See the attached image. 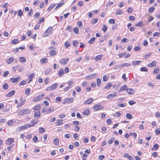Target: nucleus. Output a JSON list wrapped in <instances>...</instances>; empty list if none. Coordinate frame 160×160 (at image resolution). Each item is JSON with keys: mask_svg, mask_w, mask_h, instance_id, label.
<instances>
[{"mask_svg": "<svg viewBox=\"0 0 160 160\" xmlns=\"http://www.w3.org/2000/svg\"><path fill=\"white\" fill-rule=\"evenodd\" d=\"M55 6V4H53L50 5L48 8V10L50 11Z\"/></svg>", "mask_w": 160, "mask_h": 160, "instance_id": "41", "label": "nucleus"}, {"mask_svg": "<svg viewBox=\"0 0 160 160\" xmlns=\"http://www.w3.org/2000/svg\"><path fill=\"white\" fill-rule=\"evenodd\" d=\"M140 70L142 72H147L148 71V69L145 67H143L140 68Z\"/></svg>", "mask_w": 160, "mask_h": 160, "instance_id": "47", "label": "nucleus"}, {"mask_svg": "<svg viewBox=\"0 0 160 160\" xmlns=\"http://www.w3.org/2000/svg\"><path fill=\"white\" fill-rule=\"evenodd\" d=\"M98 20L97 18H95L92 20L91 23L94 24L98 22Z\"/></svg>", "mask_w": 160, "mask_h": 160, "instance_id": "59", "label": "nucleus"}, {"mask_svg": "<svg viewBox=\"0 0 160 160\" xmlns=\"http://www.w3.org/2000/svg\"><path fill=\"white\" fill-rule=\"evenodd\" d=\"M45 131V129L42 128L40 127L39 129V131L40 132L42 133L44 132Z\"/></svg>", "mask_w": 160, "mask_h": 160, "instance_id": "55", "label": "nucleus"}, {"mask_svg": "<svg viewBox=\"0 0 160 160\" xmlns=\"http://www.w3.org/2000/svg\"><path fill=\"white\" fill-rule=\"evenodd\" d=\"M155 9V8L154 7H152L149 8L148 9V12H152Z\"/></svg>", "mask_w": 160, "mask_h": 160, "instance_id": "43", "label": "nucleus"}, {"mask_svg": "<svg viewBox=\"0 0 160 160\" xmlns=\"http://www.w3.org/2000/svg\"><path fill=\"white\" fill-rule=\"evenodd\" d=\"M122 68L123 67H129L130 65L131 64L129 63H124L122 64H121Z\"/></svg>", "mask_w": 160, "mask_h": 160, "instance_id": "26", "label": "nucleus"}, {"mask_svg": "<svg viewBox=\"0 0 160 160\" xmlns=\"http://www.w3.org/2000/svg\"><path fill=\"white\" fill-rule=\"evenodd\" d=\"M44 21V18L43 17H42L39 20L38 24H40L42 22H43Z\"/></svg>", "mask_w": 160, "mask_h": 160, "instance_id": "57", "label": "nucleus"}, {"mask_svg": "<svg viewBox=\"0 0 160 160\" xmlns=\"http://www.w3.org/2000/svg\"><path fill=\"white\" fill-rule=\"evenodd\" d=\"M121 68H122V66L121 64H119L118 65H116L113 69L114 70H116V69H121Z\"/></svg>", "mask_w": 160, "mask_h": 160, "instance_id": "22", "label": "nucleus"}, {"mask_svg": "<svg viewBox=\"0 0 160 160\" xmlns=\"http://www.w3.org/2000/svg\"><path fill=\"white\" fill-rule=\"evenodd\" d=\"M41 99V96L39 95L37 97H35L33 99V101L34 102H36Z\"/></svg>", "mask_w": 160, "mask_h": 160, "instance_id": "19", "label": "nucleus"}, {"mask_svg": "<svg viewBox=\"0 0 160 160\" xmlns=\"http://www.w3.org/2000/svg\"><path fill=\"white\" fill-rule=\"evenodd\" d=\"M64 74L63 70L62 69H60V71L58 73V75L60 77H61L62 75Z\"/></svg>", "mask_w": 160, "mask_h": 160, "instance_id": "32", "label": "nucleus"}, {"mask_svg": "<svg viewBox=\"0 0 160 160\" xmlns=\"http://www.w3.org/2000/svg\"><path fill=\"white\" fill-rule=\"evenodd\" d=\"M69 59L68 58H67L66 59L62 58L59 61V62L61 64L65 65L67 64L68 62H69Z\"/></svg>", "mask_w": 160, "mask_h": 160, "instance_id": "3", "label": "nucleus"}, {"mask_svg": "<svg viewBox=\"0 0 160 160\" xmlns=\"http://www.w3.org/2000/svg\"><path fill=\"white\" fill-rule=\"evenodd\" d=\"M158 144H155L153 146V147L152 148V149H153L155 150H156L158 149Z\"/></svg>", "mask_w": 160, "mask_h": 160, "instance_id": "37", "label": "nucleus"}, {"mask_svg": "<svg viewBox=\"0 0 160 160\" xmlns=\"http://www.w3.org/2000/svg\"><path fill=\"white\" fill-rule=\"evenodd\" d=\"M31 90L30 88L27 89L25 91V94L26 95H28L29 94Z\"/></svg>", "mask_w": 160, "mask_h": 160, "instance_id": "39", "label": "nucleus"}, {"mask_svg": "<svg viewBox=\"0 0 160 160\" xmlns=\"http://www.w3.org/2000/svg\"><path fill=\"white\" fill-rule=\"evenodd\" d=\"M74 98H65L64 99V102L63 103V104L65 103L69 104L72 102L73 101Z\"/></svg>", "mask_w": 160, "mask_h": 160, "instance_id": "4", "label": "nucleus"}, {"mask_svg": "<svg viewBox=\"0 0 160 160\" xmlns=\"http://www.w3.org/2000/svg\"><path fill=\"white\" fill-rule=\"evenodd\" d=\"M71 45L69 41H66L65 42L64 44V46L66 48H68Z\"/></svg>", "mask_w": 160, "mask_h": 160, "instance_id": "29", "label": "nucleus"}, {"mask_svg": "<svg viewBox=\"0 0 160 160\" xmlns=\"http://www.w3.org/2000/svg\"><path fill=\"white\" fill-rule=\"evenodd\" d=\"M128 89V87L127 85H124L122 86L119 90V92H122L123 91L126 90L127 89Z\"/></svg>", "mask_w": 160, "mask_h": 160, "instance_id": "10", "label": "nucleus"}, {"mask_svg": "<svg viewBox=\"0 0 160 160\" xmlns=\"http://www.w3.org/2000/svg\"><path fill=\"white\" fill-rule=\"evenodd\" d=\"M89 110L88 109H86L84 112H83V115H88L89 114Z\"/></svg>", "mask_w": 160, "mask_h": 160, "instance_id": "25", "label": "nucleus"}, {"mask_svg": "<svg viewBox=\"0 0 160 160\" xmlns=\"http://www.w3.org/2000/svg\"><path fill=\"white\" fill-rule=\"evenodd\" d=\"M20 78V77H18L15 78H11V81L12 82L14 83L16 82L19 81Z\"/></svg>", "mask_w": 160, "mask_h": 160, "instance_id": "13", "label": "nucleus"}, {"mask_svg": "<svg viewBox=\"0 0 160 160\" xmlns=\"http://www.w3.org/2000/svg\"><path fill=\"white\" fill-rule=\"evenodd\" d=\"M25 101V100L22 101L21 102H19L17 105V107L19 108L23 105L24 104Z\"/></svg>", "mask_w": 160, "mask_h": 160, "instance_id": "23", "label": "nucleus"}, {"mask_svg": "<svg viewBox=\"0 0 160 160\" xmlns=\"http://www.w3.org/2000/svg\"><path fill=\"white\" fill-rule=\"evenodd\" d=\"M117 95L116 93L115 92L111 94H110L107 96V98L109 99L112 98L116 96Z\"/></svg>", "mask_w": 160, "mask_h": 160, "instance_id": "11", "label": "nucleus"}, {"mask_svg": "<svg viewBox=\"0 0 160 160\" xmlns=\"http://www.w3.org/2000/svg\"><path fill=\"white\" fill-rule=\"evenodd\" d=\"M96 81L97 85L99 87L101 83V80L100 78H98L97 79Z\"/></svg>", "mask_w": 160, "mask_h": 160, "instance_id": "35", "label": "nucleus"}, {"mask_svg": "<svg viewBox=\"0 0 160 160\" xmlns=\"http://www.w3.org/2000/svg\"><path fill=\"white\" fill-rule=\"evenodd\" d=\"M142 25V22L140 21L138 23H136L135 25V26L136 27H141Z\"/></svg>", "mask_w": 160, "mask_h": 160, "instance_id": "60", "label": "nucleus"}, {"mask_svg": "<svg viewBox=\"0 0 160 160\" xmlns=\"http://www.w3.org/2000/svg\"><path fill=\"white\" fill-rule=\"evenodd\" d=\"M19 42L18 40L16 39H14L12 41V43L13 44H16L18 43Z\"/></svg>", "mask_w": 160, "mask_h": 160, "instance_id": "38", "label": "nucleus"}, {"mask_svg": "<svg viewBox=\"0 0 160 160\" xmlns=\"http://www.w3.org/2000/svg\"><path fill=\"white\" fill-rule=\"evenodd\" d=\"M3 88L4 89H7L8 88V85L7 83H5L3 86Z\"/></svg>", "mask_w": 160, "mask_h": 160, "instance_id": "52", "label": "nucleus"}, {"mask_svg": "<svg viewBox=\"0 0 160 160\" xmlns=\"http://www.w3.org/2000/svg\"><path fill=\"white\" fill-rule=\"evenodd\" d=\"M26 84V82L24 80L22 81L19 84V86L25 85Z\"/></svg>", "mask_w": 160, "mask_h": 160, "instance_id": "49", "label": "nucleus"}, {"mask_svg": "<svg viewBox=\"0 0 160 160\" xmlns=\"http://www.w3.org/2000/svg\"><path fill=\"white\" fill-rule=\"evenodd\" d=\"M18 114L19 115L22 116L24 114V112L23 109L22 110L18 112Z\"/></svg>", "mask_w": 160, "mask_h": 160, "instance_id": "53", "label": "nucleus"}, {"mask_svg": "<svg viewBox=\"0 0 160 160\" xmlns=\"http://www.w3.org/2000/svg\"><path fill=\"white\" fill-rule=\"evenodd\" d=\"M156 61H153L149 64L148 65V67L152 68L156 66Z\"/></svg>", "mask_w": 160, "mask_h": 160, "instance_id": "9", "label": "nucleus"}, {"mask_svg": "<svg viewBox=\"0 0 160 160\" xmlns=\"http://www.w3.org/2000/svg\"><path fill=\"white\" fill-rule=\"evenodd\" d=\"M54 110V108H50L48 109H47V113H51Z\"/></svg>", "mask_w": 160, "mask_h": 160, "instance_id": "40", "label": "nucleus"}, {"mask_svg": "<svg viewBox=\"0 0 160 160\" xmlns=\"http://www.w3.org/2000/svg\"><path fill=\"white\" fill-rule=\"evenodd\" d=\"M95 39V38L94 37L92 38H91L90 40L88 41V42L90 44H92L93 43Z\"/></svg>", "mask_w": 160, "mask_h": 160, "instance_id": "31", "label": "nucleus"}, {"mask_svg": "<svg viewBox=\"0 0 160 160\" xmlns=\"http://www.w3.org/2000/svg\"><path fill=\"white\" fill-rule=\"evenodd\" d=\"M103 57V55H98L94 59L96 61H98L102 59Z\"/></svg>", "mask_w": 160, "mask_h": 160, "instance_id": "17", "label": "nucleus"}, {"mask_svg": "<svg viewBox=\"0 0 160 160\" xmlns=\"http://www.w3.org/2000/svg\"><path fill=\"white\" fill-rule=\"evenodd\" d=\"M126 117L129 119H132V116L131 114L129 113H127L126 114Z\"/></svg>", "mask_w": 160, "mask_h": 160, "instance_id": "42", "label": "nucleus"}, {"mask_svg": "<svg viewBox=\"0 0 160 160\" xmlns=\"http://www.w3.org/2000/svg\"><path fill=\"white\" fill-rule=\"evenodd\" d=\"M103 108V107H102L100 105H96L95 106H93V110L95 111H97L98 110H101Z\"/></svg>", "mask_w": 160, "mask_h": 160, "instance_id": "8", "label": "nucleus"}, {"mask_svg": "<svg viewBox=\"0 0 160 160\" xmlns=\"http://www.w3.org/2000/svg\"><path fill=\"white\" fill-rule=\"evenodd\" d=\"M19 60L22 62H25L26 61V59L24 57H20L19 58Z\"/></svg>", "mask_w": 160, "mask_h": 160, "instance_id": "34", "label": "nucleus"}, {"mask_svg": "<svg viewBox=\"0 0 160 160\" xmlns=\"http://www.w3.org/2000/svg\"><path fill=\"white\" fill-rule=\"evenodd\" d=\"M128 19L130 20L134 21L135 20V18L133 16H130L129 17Z\"/></svg>", "mask_w": 160, "mask_h": 160, "instance_id": "46", "label": "nucleus"}, {"mask_svg": "<svg viewBox=\"0 0 160 160\" xmlns=\"http://www.w3.org/2000/svg\"><path fill=\"white\" fill-rule=\"evenodd\" d=\"M64 2H61L60 3H59L56 7L55 8V9H57V8H59V7H61L62 5L63 4Z\"/></svg>", "mask_w": 160, "mask_h": 160, "instance_id": "50", "label": "nucleus"}, {"mask_svg": "<svg viewBox=\"0 0 160 160\" xmlns=\"http://www.w3.org/2000/svg\"><path fill=\"white\" fill-rule=\"evenodd\" d=\"M126 92L128 94L131 95L134 94L135 92V90L132 88H128L126 90Z\"/></svg>", "mask_w": 160, "mask_h": 160, "instance_id": "7", "label": "nucleus"}, {"mask_svg": "<svg viewBox=\"0 0 160 160\" xmlns=\"http://www.w3.org/2000/svg\"><path fill=\"white\" fill-rule=\"evenodd\" d=\"M126 54V53H122L118 54V56L120 58H122L125 56V55Z\"/></svg>", "mask_w": 160, "mask_h": 160, "instance_id": "62", "label": "nucleus"}, {"mask_svg": "<svg viewBox=\"0 0 160 160\" xmlns=\"http://www.w3.org/2000/svg\"><path fill=\"white\" fill-rule=\"evenodd\" d=\"M56 52V51L55 50H51L49 52V54L51 56H53L55 55Z\"/></svg>", "mask_w": 160, "mask_h": 160, "instance_id": "51", "label": "nucleus"}, {"mask_svg": "<svg viewBox=\"0 0 160 160\" xmlns=\"http://www.w3.org/2000/svg\"><path fill=\"white\" fill-rule=\"evenodd\" d=\"M93 98H89L87 100L85 101L84 102V103L85 104H90L93 101Z\"/></svg>", "mask_w": 160, "mask_h": 160, "instance_id": "14", "label": "nucleus"}, {"mask_svg": "<svg viewBox=\"0 0 160 160\" xmlns=\"http://www.w3.org/2000/svg\"><path fill=\"white\" fill-rule=\"evenodd\" d=\"M75 89L76 91L78 92L81 91L80 88L78 86H76L75 88Z\"/></svg>", "mask_w": 160, "mask_h": 160, "instance_id": "58", "label": "nucleus"}, {"mask_svg": "<svg viewBox=\"0 0 160 160\" xmlns=\"http://www.w3.org/2000/svg\"><path fill=\"white\" fill-rule=\"evenodd\" d=\"M14 142V140L12 138H9L7 141V144L10 145Z\"/></svg>", "mask_w": 160, "mask_h": 160, "instance_id": "18", "label": "nucleus"}, {"mask_svg": "<svg viewBox=\"0 0 160 160\" xmlns=\"http://www.w3.org/2000/svg\"><path fill=\"white\" fill-rule=\"evenodd\" d=\"M53 143L56 145H58L59 144V141L57 138H55L53 140Z\"/></svg>", "mask_w": 160, "mask_h": 160, "instance_id": "24", "label": "nucleus"}, {"mask_svg": "<svg viewBox=\"0 0 160 160\" xmlns=\"http://www.w3.org/2000/svg\"><path fill=\"white\" fill-rule=\"evenodd\" d=\"M15 93V91L14 90H12L8 92L6 95V97L9 98L14 95Z\"/></svg>", "mask_w": 160, "mask_h": 160, "instance_id": "6", "label": "nucleus"}, {"mask_svg": "<svg viewBox=\"0 0 160 160\" xmlns=\"http://www.w3.org/2000/svg\"><path fill=\"white\" fill-rule=\"evenodd\" d=\"M40 116V111H38L34 112V117L35 119L38 118Z\"/></svg>", "mask_w": 160, "mask_h": 160, "instance_id": "15", "label": "nucleus"}, {"mask_svg": "<svg viewBox=\"0 0 160 160\" xmlns=\"http://www.w3.org/2000/svg\"><path fill=\"white\" fill-rule=\"evenodd\" d=\"M97 74L96 73H93L90 75L85 77V78L88 80L91 79L95 77Z\"/></svg>", "mask_w": 160, "mask_h": 160, "instance_id": "12", "label": "nucleus"}, {"mask_svg": "<svg viewBox=\"0 0 160 160\" xmlns=\"http://www.w3.org/2000/svg\"><path fill=\"white\" fill-rule=\"evenodd\" d=\"M24 114H27L30 113L31 112V110L28 109H23Z\"/></svg>", "mask_w": 160, "mask_h": 160, "instance_id": "30", "label": "nucleus"}, {"mask_svg": "<svg viewBox=\"0 0 160 160\" xmlns=\"http://www.w3.org/2000/svg\"><path fill=\"white\" fill-rule=\"evenodd\" d=\"M58 85V83L54 84L48 87L46 89V90L47 91L53 90L57 88Z\"/></svg>", "mask_w": 160, "mask_h": 160, "instance_id": "2", "label": "nucleus"}, {"mask_svg": "<svg viewBox=\"0 0 160 160\" xmlns=\"http://www.w3.org/2000/svg\"><path fill=\"white\" fill-rule=\"evenodd\" d=\"M35 76V74L33 73H32L29 76L28 78L29 79V81L28 82V83H30L32 81V79Z\"/></svg>", "mask_w": 160, "mask_h": 160, "instance_id": "20", "label": "nucleus"}, {"mask_svg": "<svg viewBox=\"0 0 160 160\" xmlns=\"http://www.w3.org/2000/svg\"><path fill=\"white\" fill-rule=\"evenodd\" d=\"M52 28V27H50L48 28L46 32L44 33L45 36H48V35L51 33Z\"/></svg>", "mask_w": 160, "mask_h": 160, "instance_id": "5", "label": "nucleus"}, {"mask_svg": "<svg viewBox=\"0 0 160 160\" xmlns=\"http://www.w3.org/2000/svg\"><path fill=\"white\" fill-rule=\"evenodd\" d=\"M115 22V21L114 19H110L109 21V23L110 24H114Z\"/></svg>", "mask_w": 160, "mask_h": 160, "instance_id": "48", "label": "nucleus"}, {"mask_svg": "<svg viewBox=\"0 0 160 160\" xmlns=\"http://www.w3.org/2000/svg\"><path fill=\"white\" fill-rule=\"evenodd\" d=\"M79 42L78 41H74L73 42V44L74 47H77L78 46Z\"/></svg>", "mask_w": 160, "mask_h": 160, "instance_id": "54", "label": "nucleus"}, {"mask_svg": "<svg viewBox=\"0 0 160 160\" xmlns=\"http://www.w3.org/2000/svg\"><path fill=\"white\" fill-rule=\"evenodd\" d=\"M63 122V121H58L56 122L55 123L56 126H59L62 124Z\"/></svg>", "mask_w": 160, "mask_h": 160, "instance_id": "36", "label": "nucleus"}, {"mask_svg": "<svg viewBox=\"0 0 160 160\" xmlns=\"http://www.w3.org/2000/svg\"><path fill=\"white\" fill-rule=\"evenodd\" d=\"M103 80L104 81H107L108 80V77L107 75H105L103 77Z\"/></svg>", "mask_w": 160, "mask_h": 160, "instance_id": "61", "label": "nucleus"}, {"mask_svg": "<svg viewBox=\"0 0 160 160\" xmlns=\"http://www.w3.org/2000/svg\"><path fill=\"white\" fill-rule=\"evenodd\" d=\"M107 30V27L105 25H103L102 27V30L105 32Z\"/></svg>", "mask_w": 160, "mask_h": 160, "instance_id": "33", "label": "nucleus"}, {"mask_svg": "<svg viewBox=\"0 0 160 160\" xmlns=\"http://www.w3.org/2000/svg\"><path fill=\"white\" fill-rule=\"evenodd\" d=\"M151 54H152V53L151 52H149L148 54H145L144 56V58L145 59H146L147 58H148L151 55Z\"/></svg>", "mask_w": 160, "mask_h": 160, "instance_id": "63", "label": "nucleus"}, {"mask_svg": "<svg viewBox=\"0 0 160 160\" xmlns=\"http://www.w3.org/2000/svg\"><path fill=\"white\" fill-rule=\"evenodd\" d=\"M73 31L76 34H78L79 33L78 28L77 27L74 28L73 29Z\"/></svg>", "mask_w": 160, "mask_h": 160, "instance_id": "56", "label": "nucleus"}, {"mask_svg": "<svg viewBox=\"0 0 160 160\" xmlns=\"http://www.w3.org/2000/svg\"><path fill=\"white\" fill-rule=\"evenodd\" d=\"M155 133L156 135H159L160 132V129H156L155 130Z\"/></svg>", "mask_w": 160, "mask_h": 160, "instance_id": "64", "label": "nucleus"}, {"mask_svg": "<svg viewBox=\"0 0 160 160\" xmlns=\"http://www.w3.org/2000/svg\"><path fill=\"white\" fill-rule=\"evenodd\" d=\"M112 86V85L111 83H109L106 85V86L104 87V88L106 89H109L110 88H111Z\"/></svg>", "mask_w": 160, "mask_h": 160, "instance_id": "27", "label": "nucleus"}, {"mask_svg": "<svg viewBox=\"0 0 160 160\" xmlns=\"http://www.w3.org/2000/svg\"><path fill=\"white\" fill-rule=\"evenodd\" d=\"M48 61V59L47 58H44L42 59L41 60V62L42 63H46Z\"/></svg>", "mask_w": 160, "mask_h": 160, "instance_id": "44", "label": "nucleus"}, {"mask_svg": "<svg viewBox=\"0 0 160 160\" xmlns=\"http://www.w3.org/2000/svg\"><path fill=\"white\" fill-rule=\"evenodd\" d=\"M141 62V61H135L132 62V63L133 65H137L139 64Z\"/></svg>", "mask_w": 160, "mask_h": 160, "instance_id": "21", "label": "nucleus"}, {"mask_svg": "<svg viewBox=\"0 0 160 160\" xmlns=\"http://www.w3.org/2000/svg\"><path fill=\"white\" fill-rule=\"evenodd\" d=\"M37 123V122H34L33 121H31L30 123H27L23 125H22L20 128H21V130H23L25 129H27L28 128L31 127L33 126Z\"/></svg>", "mask_w": 160, "mask_h": 160, "instance_id": "1", "label": "nucleus"}, {"mask_svg": "<svg viewBox=\"0 0 160 160\" xmlns=\"http://www.w3.org/2000/svg\"><path fill=\"white\" fill-rule=\"evenodd\" d=\"M41 108V105H38L37 106H35L33 108V109L36 110L38 111L39 110L40 108Z\"/></svg>", "mask_w": 160, "mask_h": 160, "instance_id": "28", "label": "nucleus"}, {"mask_svg": "<svg viewBox=\"0 0 160 160\" xmlns=\"http://www.w3.org/2000/svg\"><path fill=\"white\" fill-rule=\"evenodd\" d=\"M18 15L20 16L21 17L23 15V13L21 10H19L18 11Z\"/></svg>", "mask_w": 160, "mask_h": 160, "instance_id": "45", "label": "nucleus"}, {"mask_svg": "<svg viewBox=\"0 0 160 160\" xmlns=\"http://www.w3.org/2000/svg\"><path fill=\"white\" fill-rule=\"evenodd\" d=\"M14 58L13 57L9 58L7 61V63L8 64H10L14 61Z\"/></svg>", "mask_w": 160, "mask_h": 160, "instance_id": "16", "label": "nucleus"}]
</instances>
